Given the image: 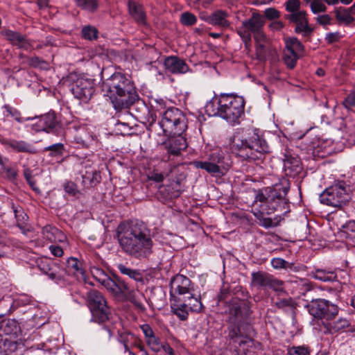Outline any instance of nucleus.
<instances>
[{
	"mask_svg": "<svg viewBox=\"0 0 355 355\" xmlns=\"http://www.w3.org/2000/svg\"><path fill=\"white\" fill-rule=\"evenodd\" d=\"M116 236L121 251L131 258L142 260L153 254L154 242L150 230L142 222L131 220L120 223Z\"/></svg>",
	"mask_w": 355,
	"mask_h": 355,
	"instance_id": "obj_1",
	"label": "nucleus"
},
{
	"mask_svg": "<svg viewBox=\"0 0 355 355\" xmlns=\"http://www.w3.org/2000/svg\"><path fill=\"white\" fill-rule=\"evenodd\" d=\"M290 182L283 179L279 182L261 189L255 197V205L261 213L284 215L290 211V202L287 198Z\"/></svg>",
	"mask_w": 355,
	"mask_h": 355,
	"instance_id": "obj_2",
	"label": "nucleus"
},
{
	"mask_svg": "<svg viewBox=\"0 0 355 355\" xmlns=\"http://www.w3.org/2000/svg\"><path fill=\"white\" fill-rule=\"evenodd\" d=\"M103 87L116 110L130 107L139 98L133 82L121 73L112 75Z\"/></svg>",
	"mask_w": 355,
	"mask_h": 355,
	"instance_id": "obj_3",
	"label": "nucleus"
},
{
	"mask_svg": "<svg viewBox=\"0 0 355 355\" xmlns=\"http://www.w3.org/2000/svg\"><path fill=\"white\" fill-rule=\"evenodd\" d=\"M214 99L206 105L209 115H218L232 123H239V119L244 113L245 101L243 97L222 94Z\"/></svg>",
	"mask_w": 355,
	"mask_h": 355,
	"instance_id": "obj_4",
	"label": "nucleus"
},
{
	"mask_svg": "<svg viewBox=\"0 0 355 355\" xmlns=\"http://www.w3.org/2000/svg\"><path fill=\"white\" fill-rule=\"evenodd\" d=\"M231 152L243 161L248 162L262 160L270 152L264 139L254 135L249 139H241L235 136L230 139Z\"/></svg>",
	"mask_w": 355,
	"mask_h": 355,
	"instance_id": "obj_5",
	"label": "nucleus"
},
{
	"mask_svg": "<svg viewBox=\"0 0 355 355\" xmlns=\"http://www.w3.org/2000/svg\"><path fill=\"white\" fill-rule=\"evenodd\" d=\"M243 16L242 11L236 13V19L241 21V26L237 28V33L247 46L251 43L252 36L255 37L264 33L263 26L266 20L264 16L257 12H253L249 18L245 19H242Z\"/></svg>",
	"mask_w": 355,
	"mask_h": 355,
	"instance_id": "obj_6",
	"label": "nucleus"
},
{
	"mask_svg": "<svg viewBox=\"0 0 355 355\" xmlns=\"http://www.w3.org/2000/svg\"><path fill=\"white\" fill-rule=\"evenodd\" d=\"M159 123L164 135L168 136L182 135L187 128L186 116L175 107L164 111Z\"/></svg>",
	"mask_w": 355,
	"mask_h": 355,
	"instance_id": "obj_7",
	"label": "nucleus"
},
{
	"mask_svg": "<svg viewBox=\"0 0 355 355\" xmlns=\"http://www.w3.org/2000/svg\"><path fill=\"white\" fill-rule=\"evenodd\" d=\"M193 166L197 168L205 170L212 175H224L232 166L228 155L220 150L211 153L206 161H195Z\"/></svg>",
	"mask_w": 355,
	"mask_h": 355,
	"instance_id": "obj_8",
	"label": "nucleus"
},
{
	"mask_svg": "<svg viewBox=\"0 0 355 355\" xmlns=\"http://www.w3.org/2000/svg\"><path fill=\"white\" fill-rule=\"evenodd\" d=\"M87 302L92 313V320L96 322L103 323L110 318V309L103 295L96 290L87 293Z\"/></svg>",
	"mask_w": 355,
	"mask_h": 355,
	"instance_id": "obj_9",
	"label": "nucleus"
},
{
	"mask_svg": "<svg viewBox=\"0 0 355 355\" xmlns=\"http://www.w3.org/2000/svg\"><path fill=\"white\" fill-rule=\"evenodd\" d=\"M349 188L343 182L327 188L320 196L321 203L334 207L345 205L350 199Z\"/></svg>",
	"mask_w": 355,
	"mask_h": 355,
	"instance_id": "obj_10",
	"label": "nucleus"
},
{
	"mask_svg": "<svg viewBox=\"0 0 355 355\" xmlns=\"http://www.w3.org/2000/svg\"><path fill=\"white\" fill-rule=\"evenodd\" d=\"M306 307L314 318L327 321L331 320L338 313V306L325 300L311 299Z\"/></svg>",
	"mask_w": 355,
	"mask_h": 355,
	"instance_id": "obj_11",
	"label": "nucleus"
},
{
	"mask_svg": "<svg viewBox=\"0 0 355 355\" xmlns=\"http://www.w3.org/2000/svg\"><path fill=\"white\" fill-rule=\"evenodd\" d=\"M193 292L191 280L182 275H175L171 282V294L175 302L185 300V296Z\"/></svg>",
	"mask_w": 355,
	"mask_h": 355,
	"instance_id": "obj_12",
	"label": "nucleus"
},
{
	"mask_svg": "<svg viewBox=\"0 0 355 355\" xmlns=\"http://www.w3.org/2000/svg\"><path fill=\"white\" fill-rule=\"evenodd\" d=\"M252 285L258 288H270L277 292L283 291V282L262 271L252 273Z\"/></svg>",
	"mask_w": 355,
	"mask_h": 355,
	"instance_id": "obj_13",
	"label": "nucleus"
},
{
	"mask_svg": "<svg viewBox=\"0 0 355 355\" xmlns=\"http://www.w3.org/2000/svg\"><path fill=\"white\" fill-rule=\"evenodd\" d=\"M248 309L246 303L239 298H232L226 306L229 320L233 324L242 321L248 315Z\"/></svg>",
	"mask_w": 355,
	"mask_h": 355,
	"instance_id": "obj_14",
	"label": "nucleus"
},
{
	"mask_svg": "<svg viewBox=\"0 0 355 355\" xmlns=\"http://www.w3.org/2000/svg\"><path fill=\"white\" fill-rule=\"evenodd\" d=\"M71 89L76 98L87 102L94 92V83L89 79L80 78L72 84Z\"/></svg>",
	"mask_w": 355,
	"mask_h": 355,
	"instance_id": "obj_15",
	"label": "nucleus"
},
{
	"mask_svg": "<svg viewBox=\"0 0 355 355\" xmlns=\"http://www.w3.org/2000/svg\"><path fill=\"white\" fill-rule=\"evenodd\" d=\"M6 37L13 45L26 51H31L34 49L33 41L28 39L25 35L11 30H4L1 32Z\"/></svg>",
	"mask_w": 355,
	"mask_h": 355,
	"instance_id": "obj_16",
	"label": "nucleus"
},
{
	"mask_svg": "<svg viewBox=\"0 0 355 355\" xmlns=\"http://www.w3.org/2000/svg\"><path fill=\"white\" fill-rule=\"evenodd\" d=\"M172 137L164 143L165 148L169 155L178 156L180 155L182 150L187 147L186 139L182 135H171Z\"/></svg>",
	"mask_w": 355,
	"mask_h": 355,
	"instance_id": "obj_17",
	"label": "nucleus"
},
{
	"mask_svg": "<svg viewBox=\"0 0 355 355\" xmlns=\"http://www.w3.org/2000/svg\"><path fill=\"white\" fill-rule=\"evenodd\" d=\"M58 120L54 112H49L40 116L37 121L32 125L36 132L46 131L54 128L58 125Z\"/></svg>",
	"mask_w": 355,
	"mask_h": 355,
	"instance_id": "obj_18",
	"label": "nucleus"
},
{
	"mask_svg": "<svg viewBox=\"0 0 355 355\" xmlns=\"http://www.w3.org/2000/svg\"><path fill=\"white\" fill-rule=\"evenodd\" d=\"M288 19L291 21L296 24V33H302L304 35H309L312 32L313 29L309 26L305 11H298L295 13H291Z\"/></svg>",
	"mask_w": 355,
	"mask_h": 355,
	"instance_id": "obj_19",
	"label": "nucleus"
},
{
	"mask_svg": "<svg viewBox=\"0 0 355 355\" xmlns=\"http://www.w3.org/2000/svg\"><path fill=\"white\" fill-rule=\"evenodd\" d=\"M255 42V52L257 59L262 62L267 59L270 50V40L264 33L253 37Z\"/></svg>",
	"mask_w": 355,
	"mask_h": 355,
	"instance_id": "obj_20",
	"label": "nucleus"
},
{
	"mask_svg": "<svg viewBox=\"0 0 355 355\" xmlns=\"http://www.w3.org/2000/svg\"><path fill=\"white\" fill-rule=\"evenodd\" d=\"M108 291L112 293L119 295L128 291V285L119 277L114 276L113 278L109 275L105 279V282L101 283Z\"/></svg>",
	"mask_w": 355,
	"mask_h": 355,
	"instance_id": "obj_21",
	"label": "nucleus"
},
{
	"mask_svg": "<svg viewBox=\"0 0 355 355\" xmlns=\"http://www.w3.org/2000/svg\"><path fill=\"white\" fill-rule=\"evenodd\" d=\"M284 169L286 175L295 177L302 170V163L298 157L285 155L284 159Z\"/></svg>",
	"mask_w": 355,
	"mask_h": 355,
	"instance_id": "obj_22",
	"label": "nucleus"
},
{
	"mask_svg": "<svg viewBox=\"0 0 355 355\" xmlns=\"http://www.w3.org/2000/svg\"><path fill=\"white\" fill-rule=\"evenodd\" d=\"M166 69L173 73H184L189 69V66L182 59L175 57H168L164 60Z\"/></svg>",
	"mask_w": 355,
	"mask_h": 355,
	"instance_id": "obj_23",
	"label": "nucleus"
},
{
	"mask_svg": "<svg viewBox=\"0 0 355 355\" xmlns=\"http://www.w3.org/2000/svg\"><path fill=\"white\" fill-rule=\"evenodd\" d=\"M261 348V343L254 340L245 337L239 343L238 347L235 349L236 355H252L255 350Z\"/></svg>",
	"mask_w": 355,
	"mask_h": 355,
	"instance_id": "obj_24",
	"label": "nucleus"
},
{
	"mask_svg": "<svg viewBox=\"0 0 355 355\" xmlns=\"http://www.w3.org/2000/svg\"><path fill=\"white\" fill-rule=\"evenodd\" d=\"M230 13L224 10H217L208 17V22L212 25L223 28H227L230 26L229 20Z\"/></svg>",
	"mask_w": 355,
	"mask_h": 355,
	"instance_id": "obj_25",
	"label": "nucleus"
},
{
	"mask_svg": "<svg viewBox=\"0 0 355 355\" xmlns=\"http://www.w3.org/2000/svg\"><path fill=\"white\" fill-rule=\"evenodd\" d=\"M6 144L12 150L17 153H26L29 154L37 153L35 148L31 144L24 141L9 139L6 141Z\"/></svg>",
	"mask_w": 355,
	"mask_h": 355,
	"instance_id": "obj_26",
	"label": "nucleus"
},
{
	"mask_svg": "<svg viewBox=\"0 0 355 355\" xmlns=\"http://www.w3.org/2000/svg\"><path fill=\"white\" fill-rule=\"evenodd\" d=\"M67 271L75 276L78 280H85V271L82 268V263L76 258L71 257L67 261Z\"/></svg>",
	"mask_w": 355,
	"mask_h": 355,
	"instance_id": "obj_27",
	"label": "nucleus"
},
{
	"mask_svg": "<svg viewBox=\"0 0 355 355\" xmlns=\"http://www.w3.org/2000/svg\"><path fill=\"white\" fill-rule=\"evenodd\" d=\"M42 235L44 239L51 243L63 242L66 236L62 231L51 225H46L42 229Z\"/></svg>",
	"mask_w": 355,
	"mask_h": 355,
	"instance_id": "obj_28",
	"label": "nucleus"
},
{
	"mask_svg": "<svg viewBox=\"0 0 355 355\" xmlns=\"http://www.w3.org/2000/svg\"><path fill=\"white\" fill-rule=\"evenodd\" d=\"M128 11L131 17L139 24H146V14L141 5L135 1H128Z\"/></svg>",
	"mask_w": 355,
	"mask_h": 355,
	"instance_id": "obj_29",
	"label": "nucleus"
},
{
	"mask_svg": "<svg viewBox=\"0 0 355 355\" xmlns=\"http://www.w3.org/2000/svg\"><path fill=\"white\" fill-rule=\"evenodd\" d=\"M101 181V175L96 171H86L82 175V184L85 189L95 187Z\"/></svg>",
	"mask_w": 355,
	"mask_h": 355,
	"instance_id": "obj_30",
	"label": "nucleus"
},
{
	"mask_svg": "<svg viewBox=\"0 0 355 355\" xmlns=\"http://www.w3.org/2000/svg\"><path fill=\"white\" fill-rule=\"evenodd\" d=\"M355 7V3L347 9L345 8L340 7L335 10L336 19L339 23L348 24L354 21V17L352 13V9Z\"/></svg>",
	"mask_w": 355,
	"mask_h": 355,
	"instance_id": "obj_31",
	"label": "nucleus"
},
{
	"mask_svg": "<svg viewBox=\"0 0 355 355\" xmlns=\"http://www.w3.org/2000/svg\"><path fill=\"white\" fill-rule=\"evenodd\" d=\"M312 277L322 282H334L337 279V275L333 270H326L316 268L311 271Z\"/></svg>",
	"mask_w": 355,
	"mask_h": 355,
	"instance_id": "obj_32",
	"label": "nucleus"
},
{
	"mask_svg": "<svg viewBox=\"0 0 355 355\" xmlns=\"http://www.w3.org/2000/svg\"><path fill=\"white\" fill-rule=\"evenodd\" d=\"M182 302H184V306H187L190 311L200 313L203 309L200 300L195 297L193 292L185 296V300H182Z\"/></svg>",
	"mask_w": 355,
	"mask_h": 355,
	"instance_id": "obj_33",
	"label": "nucleus"
},
{
	"mask_svg": "<svg viewBox=\"0 0 355 355\" xmlns=\"http://www.w3.org/2000/svg\"><path fill=\"white\" fill-rule=\"evenodd\" d=\"M349 326V321L345 318H339L336 321L328 322L324 324L327 331L330 334H334Z\"/></svg>",
	"mask_w": 355,
	"mask_h": 355,
	"instance_id": "obj_34",
	"label": "nucleus"
},
{
	"mask_svg": "<svg viewBox=\"0 0 355 355\" xmlns=\"http://www.w3.org/2000/svg\"><path fill=\"white\" fill-rule=\"evenodd\" d=\"M293 288L297 291L299 295L305 296L307 293L312 291L311 283L305 279H300L292 282Z\"/></svg>",
	"mask_w": 355,
	"mask_h": 355,
	"instance_id": "obj_35",
	"label": "nucleus"
},
{
	"mask_svg": "<svg viewBox=\"0 0 355 355\" xmlns=\"http://www.w3.org/2000/svg\"><path fill=\"white\" fill-rule=\"evenodd\" d=\"M117 268L121 274L127 275L135 281H142V275L139 270L132 269L122 263L118 264Z\"/></svg>",
	"mask_w": 355,
	"mask_h": 355,
	"instance_id": "obj_36",
	"label": "nucleus"
},
{
	"mask_svg": "<svg viewBox=\"0 0 355 355\" xmlns=\"http://www.w3.org/2000/svg\"><path fill=\"white\" fill-rule=\"evenodd\" d=\"M118 340L124 345L125 350L128 351L129 345H132L136 341V337L128 331H122L118 334Z\"/></svg>",
	"mask_w": 355,
	"mask_h": 355,
	"instance_id": "obj_37",
	"label": "nucleus"
},
{
	"mask_svg": "<svg viewBox=\"0 0 355 355\" xmlns=\"http://www.w3.org/2000/svg\"><path fill=\"white\" fill-rule=\"evenodd\" d=\"M286 50L298 55L302 53L304 47L302 43L295 37H291L286 41Z\"/></svg>",
	"mask_w": 355,
	"mask_h": 355,
	"instance_id": "obj_38",
	"label": "nucleus"
},
{
	"mask_svg": "<svg viewBox=\"0 0 355 355\" xmlns=\"http://www.w3.org/2000/svg\"><path fill=\"white\" fill-rule=\"evenodd\" d=\"M39 267L40 270L46 274L51 279L58 282L59 280L61 279V276L59 275L56 272V266H55L54 268H51L50 265L49 263H45L44 262H42Z\"/></svg>",
	"mask_w": 355,
	"mask_h": 355,
	"instance_id": "obj_39",
	"label": "nucleus"
},
{
	"mask_svg": "<svg viewBox=\"0 0 355 355\" xmlns=\"http://www.w3.org/2000/svg\"><path fill=\"white\" fill-rule=\"evenodd\" d=\"M177 304L174 305V306H172V309H173L174 313L181 320H185L187 319L188 317V313L189 309H188V307L184 306V302H176Z\"/></svg>",
	"mask_w": 355,
	"mask_h": 355,
	"instance_id": "obj_40",
	"label": "nucleus"
},
{
	"mask_svg": "<svg viewBox=\"0 0 355 355\" xmlns=\"http://www.w3.org/2000/svg\"><path fill=\"white\" fill-rule=\"evenodd\" d=\"M64 146L62 143H57L44 148V151H49L50 157H58L63 155Z\"/></svg>",
	"mask_w": 355,
	"mask_h": 355,
	"instance_id": "obj_41",
	"label": "nucleus"
},
{
	"mask_svg": "<svg viewBox=\"0 0 355 355\" xmlns=\"http://www.w3.org/2000/svg\"><path fill=\"white\" fill-rule=\"evenodd\" d=\"M264 214L266 213H261L260 209H259L258 213L254 214L257 218L259 220V225L266 228L275 227L277 225V223L273 222L270 218L265 217Z\"/></svg>",
	"mask_w": 355,
	"mask_h": 355,
	"instance_id": "obj_42",
	"label": "nucleus"
},
{
	"mask_svg": "<svg viewBox=\"0 0 355 355\" xmlns=\"http://www.w3.org/2000/svg\"><path fill=\"white\" fill-rule=\"evenodd\" d=\"M98 30L92 26H85L82 28V36L85 40H96L98 37Z\"/></svg>",
	"mask_w": 355,
	"mask_h": 355,
	"instance_id": "obj_43",
	"label": "nucleus"
},
{
	"mask_svg": "<svg viewBox=\"0 0 355 355\" xmlns=\"http://www.w3.org/2000/svg\"><path fill=\"white\" fill-rule=\"evenodd\" d=\"M76 5L84 10L94 12L98 8L96 0H76Z\"/></svg>",
	"mask_w": 355,
	"mask_h": 355,
	"instance_id": "obj_44",
	"label": "nucleus"
},
{
	"mask_svg": "<svg viewBox=\"0 0 355 355\" xmlns=\"http://www.w3.org/2000/svg\"><path fill=\"white\" fill-rule=\"evenodd\" d=\"M299 56L300 55L286 50L284 52V56L285 64L290 69L294 68L295 66L296 65L297 60H298Z\"/></svg>",
	"mask_w": 355,
	"mask_h": 355,
	"instance_id": "obj_45",
	"label": "nucleus"
},
{
	"mask_svg": "<svg viewBox=\"0 0 355 355\" xmlns=\"http://www.w3.org/2000/svg\"><path fill=\"white\" fill-rule=\"evenodd\" d=\"M111 330L105 326H102L96 332V338L101 342H107L112 337Z\"/></svg>",
	"mask_w": 355,
	"mask_h": 355,
	"instance_id": "obj_46",
	"label": "nucleus"
},
{
	"mask_svg": "<svg viewBox=\"0 0 355 355\" xmlns=\"http://www.w3.org/2000/svg\"><path fill=\"white\" fill-rule=\"evenodd\" d=\"M1 328H3V331L4 333V335L7 336V335L12 334L13 331L14 333H16V331L17 329V326L16 324V322L15 320H3L1 323Z\"/></svg>",
	"mask_w": 355,
	"mask_h": 355,
	"instance_id": "obj_47",
	"label": "nucleus"
},
{
	"mask_svg": "<svg viewBox=\"0 0 355 355\" xmlns=\"http://www.w3.org/2000/svg\"><path fill=\"white\" fill-rule=\"evenodd\" d=\"M91 272L93 277L101 284L105 282V279L108 276L103 269L98 267H92L91 268Z\"/></svg>",
	"mask_w": 355,
	"mask_h": 355,
	"instance_id": "obj_48",
	"label": "nucleus"
},
{
	"mask_svg": "<svg viewBox=\"0 0 355 355\" xmlns=\"http://www.w3.org/2000/svg\"><path fill=\"white\" fill-rule=\"evenodd\" d=\"M196 17L191 12H185L181 15L180 21L183 25L192 26L196 24Z\"/></svg>",
	"mask_w": 355,
	"mask_h": 355,
	"instance_id": "obj_49",
	"label": "nucleus"
},
{
	"mask_svg": "<svg viewBox=\"0 0 355 355\" xmlns=\"http://www.w3.org/2000/svg\"><path fill=\"white\" fill-rule=\"evenodd\" d=\"M288 355H310V352L306 347L293 346L288 348Z\"/></svg>",
	"mask_w": 355,
	"mask_h": 355,
	"instance_id": "obj_50",
	"label": "nucleus"
},
{
	"mask_svg": "<svg viewBox=\"0 0 355 355\" xmlns=\"http://www.w3.org/2000/svg\"><path fill=\"white\" fill-rule=\"evenodd\" d=\"M146 342L148 345V346L150 347V349L155 352H158L162 349V344L158 338H157L155 336H151L148 339L146 340Z\"/></svg>",
	"mask_w": 355,
	"mask_h": 355,
	"instance_id": "obj_51",
	"label": "nucleus"
},
{
	"mask_svg": "<svg viewBox=\"0 0 355 355\" xmlns=\"http://www.w3.org/2000/svg\"><path fill=\"white\" fill-rule=\"evenodd\" d=\"M33 41L34 49H41L46 46H53L54 44V38L53 36H47L45 40L38 41L35 44L36 42Z\"/></svg>",
	"mask_w": 355,
	"mask_h": 355,
	"instance_id": "obj_52",
	"label": "nucleus"
},
{
	"mask_svg": "<svg viewBox=\"0 0 355 355\" xmlns=\"http://www.w3.org/2000/svg\"><path fill=\"white\" fill-rule=\"evenodd\" d=\"M63 187L65 192L70 196H75L78 193L76 184L71 181L65 182Z\"/></svg>",
	"mask_w": 355,
	"mask_h": 355,
	"instance_id": "obj_53",
	"label": "nucleus"
},
{
	"mask_svg": "<svg viewBox=\"0 0 355 355\" xmlns=\"http://www.w3.org/2000/svg\"><path fill=\"white\" fill-rule=\"evenodd\" d=\"M2 168L6 172L7 177L10 180H15L17 176V170L15 167L8 166L3 162Z\"/></svg>",
	"mask_w": 355,
	"mask_h": 355,
	"instance_id": "obj_54",
	"label": "nucleus"
},
{
	"mask_svg": "<svg viewBox=\"0 0 355 355\" xmlns=\"http://www.w3.org/2000/svg\"><path fill=\"white\" fill-rule=\"evenodd\" d=\"M300 6V1L299 0H288L286 3V8L288 12L295 13L298 12Z\"/></svg>",
	"mask_w": 355,
	"mask_h": 355,
	"instance_id": "obj_55",
	"label": "nucleus"
},
{
	"mask_svg": "<svg viewBox=\"0 0 355 355\" xmlns=\"http://www.w3.org/2000/svg\"><path fill=\"white\" fill-rule=\"evenodd\" d=\"M241 334L240 328L238 326H236L235 324L234 325L230 326L228 328V338L234 340L237 338Z\"/></svg>",
	"mask_w": 355,
	"mask_h": 355,
	"instance_id": "obj_56",
	"label": "nucleus"
},
{
	"mask_svg": "<svg viewBox=\"0 0 355 355\" xmlns=\"http://www.w3.org/2000/svg\"><path fill=\"white\" fill-rule=\"evenodd\" d=\"M12 343L8 337L0 331V353L2 352H6L8 349V346Z\"/></svg>",
	"mask_w": 355,
	"mask_h": 355,
	"instance_id": "obj_57",
	"label": "nucleus"
},
{
	"mask_svg": "<svg viewBox=\"0 0 355 355\" xmlns=\"http://www.w3.org/2000/svg\"><path fill=\"white\" fill-rule=\"evenodd\" d=\"M147 176L149 180H153L155 182H162L164 179V175L156 171L150 172Z\"/></svg>",
	"mask_w": 355,
	"mask_h": 355,
	"instance_id": "obj_58",
	"label": "nucleus"
},
{
	"mask_svg": "<svg viewBox=\"0 0 355 355\" xmlns=\"http://www.w3.org/2000/svg\"><path fill=\"white\" fill-rule=\"evenodd\" d=\"M343 104L347 110H353L354 107H355V94L351 93L346 98Z\"/></svg>",
	"mask_w": 355,
	"mask_h": 355,
	"instance_id": "obj_59",
	"label": "nucleus"
},
{
	"mask_svg": "<svg viewBox=\"0 0 355 355\" xmlns=\"http://www.w3.org/2000/svg\"><path fill=\"white\" fill-rule=\"evenodd\" d=\"M269 19H277L279 17V12L273 8H269L264 11V17Z\"/></svg>",
	"mask_w": 355,
	"mask_h": 355,
	"instance_id": "obj_60",
	"label": "nucleus"
},
{
	"mask_svg": "<svg viewBox=\"0 0 355 355\" xmlns=\"http://www.w3.org/2000/svg\"><path fill=\"white\" fill-rule=\"evenodd\" d=\"M275 305L279 309H284L285 307L292 306V299L291 297L279 299L275 302Z\"/></svg>",
	"mask_w": 355,
	"mask_h": 355,
	"instance_id": "obj_61",
	"label": "nucleus"
},
{
	"mask_svg": "<svg viewBox=\"0 0 355 355\" xmlns=\"http://www.w3.org/2000/svg\"><path fill=\"white\" fill-rule=\"evenodd\" d=\"M340 38V35L338 32L329 33L327 34L325 40L329 44H332L338 41Z\"/></svg>",
	"mask_w": 355,
	"mask_h": 355,
	"instance_id": "obj_62",
	"label": "nucleus"
},
{
	"mask_svg": "<svg viewBox=\"0 0 355 355\" xmlns=\"http://www.w3.org/2000/svg\"><path fill=\"white\" fill-rule=\"evenodd\" d=\"M49 250L53 255L57 257H60L63 255V250L61 247L55 245L49 246Z\"/></svg>",
	"mask_w": 355,
	"mask_h": 355,
	"instance_id": "obj_63",
	"label": "nucleus"
},
{
	"mask_svg": "<svg viewBox=\"0 0 355 355\" xmlns=\"http://www.w3.org/2000/svg\"><path fill=\"white\" fill-rule=\"evenodd\" d=\"M141 329L143 333L144 334L146 340L148 339L149 338H150L151 336H155L154 332L149 324H143L141 327Z\"/></svg>",
	"mask_w": 355,
	"mask_h": 355,
	"instance_id": "obj_64",
	"label": "nucleus"
}]
</instances>
